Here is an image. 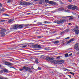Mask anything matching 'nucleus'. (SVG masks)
Returning <instances> with one entry per match:
<instances>
[{
	"label": "nucleus",
	"mask_w": 79,
	"mask_h": 79,
	"mask_svg": "<svg viewBox=\"0 0 79 79\" xmlns=\"http://www.w3.org/2000/svg\"><path fill=\"white\" fill-rule=\"evenodd\" d=\"M38 69V70H41V68L40 67H39Z\"/></svg>",
	"instance_id": "obj_36"
},
{
	"label": "nucleus",
	"mask_w": 79,
	"mask_h": 79,
	"mask_svg": "<svg viewBox=\"0 0 79 79\" xmlns=\"http://www.w3.org/2000/svg\"><path fill=\"white\" fill-rule=\"evenodd\" d=\"M1 67V65H0V68Z\"/></svg>",
	"instance_id": "obj_62"
},
{
	"label": "nucleus",
	"mask_w": 79,
	"mask_h": 79,
	"mask_svg": "<svg viewBox=\"0 0 79 79\" xmlns=\"http://www.w3.org/2000/svg\"><path fill=\"white\" fill-rule=\"evenodd\" d=\"M69 31H70V30L69 29H66V30H65V32H69Z\"/></svg>",
	"instance_id": "obj_30"
},
{
	"label": "nucleus",
	"mask_w": 79,
	"mask_h": 79,
	"mask_svg": "<svg viewBox=\"0 0 79 79\" xmlns=\"http://www.w3.org/2000/svg\"><path fill=\"white\" fill-rule=\"evenodd\" d=\"M55 61H56V60H55Z\"/></svg>",
	"instance_id": "obj_64"
},
{
	"label": "nucleus",
	"mask_w": 79,
	"mask_h": 79,
	"mask_svg": "<svg viewBox=\"0 0 79 79\" xmlns=\"http://www.w3.org/2000/svg\"><path fill=\"white\" fill-rule=\"evenodd\" d=\"M38 38H41V36H38Z\"/></svg>",
	"instance_id": "obj_45"
},
{
	"label": "nucleus",
	"mask_w": 79,
	"mask_h": 79,
	"mask_svg": "<svg viewBox=\"0 0 79 79\" xmlns=\"http://www.w3.org/2000/svg\"><path fill=\"white\" fill-rule=\"evenodd\" d=\"M70 19H73V18H70Z\"/></svg>",
	"instance_id": "obj_61"
},
{
	"label": "nucleus",
	"mask_w": 79,
	"mask_h": 79,
	"mask_svg": "<svg viewBox=\"0 0 79 79\" xmlns=\"http://www.w3.org/2000/svg\"><path fill=\"white\" fill-rule=\"evenodd\" d=\"M31 69L28 68V71H29L30 73H32V71H31Z\"/></svg>",
	"instance_id": "obj_20"
},
{
	"label": "nucleus",
	"mask_w": 79,
	"mask_h": 79,
	"mask_svg": "<svg viewBox=\"0 0 79 79\" xmlns=\"http://www.w3.org/2000/svg\"><path fill=\"white\" fill-rule=\"evenodd\" d=\"M31 3L29 2H24V5L25 6H27V5H30Z\"/></svg>",
	"instance_id": "obj_5"
},
{
	"label": "nucleus",
	"mask_w": 79,
	"mask_h": 79,
	"mask_svg": "<svg viewBox=\"0 0 79 79\" xmlns=\"http://www.w3.org/2000/svg\"><path fill=\"white\" fill-rule=\"evenodd\" d=\"M29 24H26V25H24V26L25 27H27V26H29Z\"/></svg>",
	"instance_id": "obj_38"
},
{
	"label": "nucleus",
	"mask_w": 79,
	"mask_h": 79,
	"mask_svg": "<svg viewBox=\"0 0 79 79\" xmlns=\"http://www.w3.org/2000/svg\"><path fill=\"white\" fill-rule=\"evenodd\" d=\"M10 68H14L15 69V68L14 67H10Z\"/></svg>",
	"instance_id": "obj_53"
},
{
	"label": "nucleus",
	"mask_w": 79,
	"mask_h": 79,
	"mask_svg": "<svg viewBox=\"0 0 79 79\" xmlns=\"http://www.w3.org/2000/svg\"><path fill=\"white\" fill-rule=\"evenodd\" d=\"M31 14V13H28L27 14V15H30Z\"/></svg>",
	"instance_id": "obj_49"
},
{
	"label": "nucleus",
	"mask_w": 79,
	"mask_h": 79,
	"mask_svg": "<svg viewBox=\"0 0 79 79\" xmlns=\"http://www.w3.org/2000/svg\"><path fill=\"white\" fill-rule=\"evenodd\" d=\"M5 21H6V20H2L0 21V22H5Z\"/></svg>",
	"instance_id": "obj_35"
},
{
	"label": "nucleus",
	"mask_w": 79,
	"mask_h": 79,
	"mask_svg": "<svg viewBox=\"0 0 79 79\" xmlns=\"http://www.w3.org/2000/svg\"><path fill=\"white\" fill-rule=\"evenodd\" d=\"M39 3L40 4H42V1H40L39 2Z\"/></svg>",
	"instance_id": "obj_34"
},
{
	"label": "nucleus",
	"mask_w": 79,
	"mask_h": 79,
	"mask_svg": "<svg viewBox=\"0 0 79 79\" xmlns=\"http://www.w3.org/2000/svg\"><path fill=\"white\" fill-rule=\"evenodd\" d=\"M72 41H73V39H71L70 40L68 41L67 42V44H70L71 43V42H72Z\"/></svg>",
	"instance_id": "obj_16"
},
{
	"label": "nucleus",
	"mask_w": 79,
	"mask_h": 79,
	"mask_svg": "<svg viewBox=\"0 0 79 79\" xmlns=\"http://www.w3.org/2000/svg\"><path fill=\"white\" fill-rule=\"evenodd\" d=\"M69 73H70V74H72L73 76H74V73L71 72H69Z\"/></svg>",
	"instance_id": "obj_26"
},
{
	"label": "nucleus",
	"mask_w": 79,
	"mask_h": 79,
	"mask_svg": "<svg viewBox=\"0 0 79 79\" xmlns=\"http://www.w3.org/2000/svg\"><path fill=\"white\" fill-rule=\"evenodd\" d=\"M76 9V10H78V8L77 7V6H74L72 8V10H75Z\"/></svg>",
	"instance_id": "obj_3"
},
{
	"label": "nucleus",
	"mask_w": 79,
	"mask_h": 79,
	"mask_svg": "<svg viewBox=\"0 0 79 79\" xmlns=\"http://www.w3.org/2000/svg\"><path fill=\"white\" fill-rule=\"evenodd\" d=\"M5 64H6V65H7L8 62H5Z\"/></svg>",
	"instance_id": "obj_40"
},
{
	"label": "nucleus",
	"mask_w": 79,
	"mask_h": 79,
	"mask_svg": "<svg viewBox=\"0 0 79 79\" xmlns=\"http://www.w3.org/2000/svg\"><path fill=\"white\" fill-rule=\"evenodd\" d=\"M49 60L51 61H53V57H49Z\"/></svg>",
	"instance_id": "obj_19"
},
{
	"label": "nucleus",
	"mask_w": 79,
	"mask_h": 79,
	"mask_svg": "<svg viewBox=\"0 0 79 79\" xmlns=\"http://www.w3.org/2000/svg\"><path fill=\"white\" fill-rule=\"evenodd\" d=\"M49 4H51V5H55L56 4V2L53 1H49Z\"/></svg>",
	"instance_id": "obj_9"
},
{
	"label": "nucleus",
	"mask_w": 79,
	"mask_h": 79,
	"mask_svg": "<svg viewBox=\"0 0 79 79\" xmlns=\"http://www.w3.org/2000/svg\"><path fill=\"white\" fill-rule=\"evenodd\" d=\"M72 6H73V5H69L68 6V9H72V8H71V7H72Z\"/></svg>",
	"instance_id": "obj_11"
},
{
	"label": "nucleus",
	"mask_w": 79,
	"mask_h": 79,
	"mask_svg": "<svg viewBox=\"0 0 79 79\" xmlns=\"http://www.w3.org/2000/svg\"><path fill=\"white\" fill-rule=\"evenodd\" d=\"M75 34H77L79 33V30H74Z\"/></svg>",
	"instance_id": "obj_17"
},
{
	"label": "nucleus",
	"mask_w": 79,
	"mask_h": 79,
	"mask_svg": "<svg viewBox=\"0 0 79 79\" xmlns=\"http://www.w3.org/2000/svg\"><path fill=\"white\" fill-rule=\"evenodd\" d=\"M67 76H69L70 78H71V75H67Z\"/></svg>",
	"instance_id": "obj_41"
},
{
	"label": "nucleus",
	"mask_w": 79,
	"mask_h": 79,
	"mask_svg": "<svg viewBox=\"0 0 79 79\" xmlns=\"http://www.w3.org/2000/svg\"><path fill=\"white\" fill-rule=\"evenodd\" d=\"M73 15H76V13H73Z\"/></svg>",
	"instance_id": "obj_51"
},
{
	"label": "nucleus",
	"mask_w": 79,
	"mask_h": 79,
	"mask_svg": "<svg viewBox=\"0 0 79 79\" xmlns=\"http://www.w3.org/2000/svg\"><path fill=\"white\" fill-rule=\"evenodd\" d=\"M3 71H1V73H3Z\"/></svg>",
	"instance_id": "obj_57"
},
{
	"label": "nucleus",
	"mask_w": 79,
	"mask_h": 79,
	"mask_svg": "<svg viewBox=\"0 0 79 79\" xmlns=\"http://www.w3.org/2000/svg\"><path fill=\"white\" fill-rule=\"evenodd\" d=\"M35 63H39V62H38V59H36L35 60Z\"/></svg>",
	"instance_id": "obj_31"
},
{
	"label": "nucleus",
	"mask_w": 79,
	"mask_h": 79,
	"mask_svg": "<svg viewBox=\"0 0 79 79\" xmlns=\"http://www.w3.org/2000/svg\"><path fill=\"white\" fill-rule=\"evenodd\" d=\"M39 23V24H42V23Z\"/></svg>",
	"instance_id": "obj_59"
},
{
	"label": "nucleus",
	"mask_w": 79,
	"mask_h": 79,
	"mask_svg": "<svg viewBox=\"0 0 79 79\" xmlns=\"http://www.w3.org/2000/svg\"><path fill=\"white\" fill-rule=\"evenodd\" d=\"M45 50H49V48H48L47 47L45 48Z\"/></svg>",
	"instance_id": "obj_32"
},
{
	"label": "nucleus",
	"mask_w": 79,
	"mask_h": 79,
	"mask_svg": "<svg viewBox=\"0 0 79 79\" xmlns=\"http://www.w3.org/2000/svg\"><path fill=\"white\" fill-rule=\"evenodd\" d=\"M2 5L1 3H0V7H2Z\"/></svg>",
	"instance_id": "obj_43"
},
{
	"label": "nucleus",
	"mask_w": 79,
	"mask_h": 79,
	"mask_svg": "<svg viewBox=\"0 0 79 79\" xmlns=\"http://www.w3.org/2000/svg\"><path fill=\"white\" fill-rule=\"evenodd\" d=\"M3 15H4V16H9V15L6 14H4Z\"/></svg>",
	"instance_id": "obj_37"
},
{
	"label": "nucleus",
	"mask_w": 79,
	"mask_h": 79,
	"mask_svg": "<svg viewBox=\"0 0 79 79\" xmlns=\"http://www.w3.org/2000/svg\"><path fill=\"white\" fill-rule=\"evenodd\" d=\"M69 56V55H68V53L66 54L65 55V57H68Z\"/></svg>",
	"instance_id": "obj_27"
},
{
	"label": "nucleus",
	"mask_w": 79,
	"mask_h": 79,
	"mask_svg": "<svg viewBox=\"0 0 79 79\" xmlns=\"http://www.w3.org/2000/svg\"><path fill=\"white\" fill-rule=\"evenodd\" d=\"M3 10H4V9H2V10H1V11H3Z\"/></svg>",
	"instance_id": "obj_55"
},
{
	"label": "nucleus",
	"mask_w": 79,
	"mask_h": 79,
	"mask_svg": "<svg viewBox=\"0 0 79 79\" xmlns=\"http://www.w3.org/2000/svg\"><path fill=\"white\" fill-rule=\"evenodd\" d=\"M78 18H79V16H78Z\"/></svg>",
	"instance_id": "obj_63"
},
{
	"label": "nucleus",
	"mask_w": 79,
	"mask_h": 79,
	"mask_svg": "<svg viewBox=\"0 0 79 79\" xmlns=\"http://www.w3.org/2000/svg\"><path fill=\"white\" fill-rule=\"evenodd\" d=\"M65 39H69V37H68L66 38H65Z\"/></svg>",
	"instance_id": "obj_42"
},
{
	"label": "nucleus",
	"mask_w": 79,
	"mask_h": 79,
	"mask_svg": "<svg viewBox=\"0 0 79 79\" xmlns=\"http://www.w3.org/2000/svg\"><path fill=\"white\" fill-rule=\"evenodd\" d=\"M60 58V56H59L58 57H57V58L59 59Z\"/></svg>",
	"instance_id": "obj_54"
},
{
	"label": "nucleus",
	"mask_w": 79,
	"mask_h": 79,
	"mask_svg": "<svg viewBox=\"0 0 79 79\" xmlns=\"http://www.w3.org/2000/svg\"><path fill=\"white\" fill-rule=\"evenodd\" d=\"M78 48H79V44H78L77 43L74 47V48L76 50H78Z\"/></svg>",
	"instance_id": "obj_4"
},
{
	"label": "nucleus",
	"mask_w": 79,
	"mask_h": 79,
	"mask_svg": "<svg viewBox=\"0 0 79 79\" xmlns=\"http://www.w3.org/2000/svg\"><path fill=\"white\" fill-rule=\"evenodd\" d=\"M27 45H24V46H23L22 47V48H26V47H27Z\"/></svg>",
	"instance_id": "obj_33"
},
{
	"label": "nucleus",
	"mask_w": 79,
	"mask_h": 79,
	"mask_svg": "<svg viewBox=\"0 0 79 79\" xmlns=\"http://www.w3.org/2000/svg\"><path fill=\"white\" fill-rule=\"evenodd\" d=\"M59 42L60 41H59L57 40L56 41H54L53 43V44H58V43H59Z\"/></svg>",
	"instance_id": "obj_14"
},
{
	"label": "nucleus",
	"mask_w": 79,
	"mask_h": 79,
	"mask_svg": "<svg viewBox=\"0 0 79 79\" xmlns=\"http://www.w3.org/2000/svg\"><path fill=\"white\" fill-rule=\"evenodd\" d=\"M66 70H68V71H70L69 70H68V69H66Z\"/></svg>",
	"instance_id": "obj_56"
},
{
	"label": "nucleus",
	"mask_w": 79,
	"mask_h": 79,
	"mask_svg": "<svg viewBox=\"0 0 79 79\" xmlns=\"http://www.w3.org/2000/svg\"><path fill=\"white\" fill-rule=\"evenodd\" d=\"M72 0H68L69 2H72Z\"/></svg>",
	"instance_id": "obj_47"
},
{
	"label": "nucleus",
	"mask_w": 79,
	"mask_h": 79,
	"mask_svg": "<svg viewBox=\"0 0 79 79\" xmlns=\"http://www.w3.org/2000/svg\"><path fill=\"white\" fill-rule=\"evenodd\" d=\"M11 2H12V0H9L7 1V3H10Z\"/></svg>",
	"instance_id": "obj_29"
},
{
	"label": "nucleus",
	"mask_w": 79,
	"mask_h": 79,
	"mask_svg": "<svg viewBox=\"0 0 79 79\" xmlns=\"http://www.w3.org/2000/svg\"><path fill=\"white\" fill-rule=\"evenodd\" d=\"M31 69H34V67L33 66L31 67Z\"/></svg>",
	"instance_id": "obj_44"
},
{
	"label": "nucleus",
	"mask_w": 79,
	"mask_h": 79,
	"mask_svg": "<svg viewBox=\"0 0 79 79\" xmlns=\"http://www.w3.org/2000/svg\"><path fill=\"white\" fill-rule=\"evenodd\" d=\"M18 27L19 29H21V28H23L24 27V25H21L18 26Z\"/></svg>",
	"instance_id": "obj_7"
},
{
	"label": "nucleus",
	"mask_w": 79,
	"mask_h": 79,
	"mask_svg": "<svg viewBox=\"0 0 79 79\" xmlns=\"http://www.w3.org/2000/svg\"><path fill=\"white\" fill-rule=\"evenodd\" d=\"M68 24H69V25H71V23H69Z\"/></svg>",
	"instance_id": "obj_52"
},
{
	"label": "nucleus",
	"mask_w": 79,
	"mask_h": 79,
	"mask_svg": "<svg viewBox=\"0 0 79 79\" xmlns=\"http://www.w3.org/2000/svg\"><path fill=\"white\" fill-rule=\"evenodd\" d=\"M77 54H79V52H78L77 53Z\"/></svg>",
	"instance_id": "obj_58"
},
{
	"label": "nucleus",
	"mask_w": 79,
	"mask_h": 79,
	"mask_svg": "<svg viewBox=\"0 0 79 79\" xmlns=\"http://www.w3.org/2000/svg\"><path fill=\"white\" fill-rule=\"evenodd\" d=\"M13 65V64L10 62H7V66H12Z\"/></svg>",
	"instance_id": "obj_13"
},
{
	"label": "nucleus",
	"mask_w": 79,
	"mask_h": 79,
	"mask_svg": "<svg viewBox=\"0 0 79 79\" xmlns=\"http://www.w3.org/2000/svg\"><path fill=\"white\" fill-rule=\"evenodd\" d=\"M13 28L14 29H17L18 28V25H14L13 26Z\"/></svg>",
	"instance_id": "obj_8"
},
{
	"label": "nucleus",
	"mask_w": 79,
	"mask_h": 79,
	"mask_svg": "<svg viewBox=\"0 0 79 79\" xmlns=\"http://www.w3.org/2000/svg\"><path fill=\"white\" fill-rule=\"evenodd\" d=\"M24 68L23 67V68H22L21 69H19V70L21 71H23V70H24Z\"/></svg>",
	"instance_id": "obj_24"
},
{
	"label": "nucleus",
	"mask_w": 79,
	"mask_h": 79,
	"mask_svg": "<svg viewBox=\"0 0 79 79\" xmlns=\"http://www.w3.org/2000/svg\"><path fill=\"white\" fill-rule=\"evenodd\" d=\"M44 24H49L50 23H52V22H47V21H44Z\"/></svg>",
	"instance_id": "obj_18"
},
{
	"label": "nucleus",
	"mask_w": 79,
	"mask_h": 79,
	"mask_svg": "<svg viewBox=\"0 0 79 79\" xmlns=\"http://www.w3.org/2000/svg\"><path fill=\"white\" fill-rule=\"evenodd\" d=\"M4 79H8L7 78H4Z\"/></svg>",
	"instance_id": "obj_60"
},
{
	"label": "nucleus",
	"mask_w": 79,
	"mask_h": 79,
	"mask_svg": "<svg viewBox=\"0 0 79 79\" xmlns=\"http://www.w3.org/2000/svg\"><path fill=\"white\" fill-rule=\"evenodd\" d=\"M64 22H66L65 19H60L59 20H57L56 22V23H57L58 24H59L62 23H64Z\"/></svg>",
	"instance_id": "obj_2"
},
{
	"label": "nucleus",
	"mask_w": 79,
	"mask_h": 79,
	"mask_svg": "<svg viewBox=\"0 0 79 79\" xmlns=\"http://www.w3.org/2000/svg\"><path fill=\"white\" fill-rule=\"evenodd\" d=\"M9 60H10V61H13V60H12V59H10Z\"/></svg>",
	"instance_id": "obj_50"
},
{
	"label": "nucleus",
	"mask_w": 79,
	"mask_h": 79,
	"mask_svg": "<svg viewBox=\"0 0 79 79\" xmlns=\"http://www.w3.org/2000/svg\"><path fill=\"white\" fill-rule=\"evenodd\" d=\"M23 68L24 69H25L26 71H28L29 68H28L27 67L24 66L23 67Z\"/></svg>",
	"instance_id": "obj_12"
},
{
	"label": "nucleus",
	"mask_w": 79,
	"mask_h": 79,
	"mask_svg": "<svg viewBox=\"0 0 79 79\" xmlns=\"http://www.w3.org/2000/svg\"><path fill=\"white\" fill-rule=\"evenodd\" d=\"M76 29H78V26H76Z\"/></svg>",
	"instance_id": "obj_48"
},
{
	"label": "nucleus",
	"mask_w": 79,
	"mask_h": 79,
	"mask_svg": "<svg viewBox=\"0 0 79 79\" xmlns=\"http://www.w3.org/2000/svg\"><path fill=\"white\" fill-rule=\"evenodd\" d=\"M14 21V19H10L9 20L8 22V23H12V21Z\"/></svg>",
	"instance_id": "obj_15"
},
{
	"label": "nucleus",
	"mask_w": 79,
	"mask_h": 79,
	"mask_svg": "<svg viewBox=\"0 0 79 79\" xmlns=\"http://www.w3.org/2000/svg\"><path fill=\"white\" fill-rule=\"evenodd\" d=\"M49 59H50V57L48 56L45 58V60H49Z\"/></svg>",
	"instance_id": "obj_22"
},
{
	"label": "nucleus",
	"mask_w": 79,
	"mask_h": 79,
	"mask_svg": "<svg viewBox=\"0 0 79 79\" xmlns=\"http://www.w3.org/2000/svg\"><path fill=\"white\" fill-rule=\"evenodd\" d=\"M64 63V61L63 60H60L58 62V64H62V63Z\"/></svg>",
	"instance_id": "obj_6"
},
{
	"label": "nucleus",
	"mask_w": 79,
	"mask_h": 79,
	"mask_svg": "<svg viewBox=\"0 0 79 79\" xmlns=\"http://www.w3.org/2000/svg\"><path fill=\"white\" fill-rule=\"evenodd\" d=\"M4 71L6 73H8V69H4Z\"/></svg>",
	"instance_id": "obj_21"
},
{
	"label": "nucleus",
	"mask_w": 79,
	"mask_h": 79,
	"mask_svg": "<svg viewBox=\"0 0 79 79\" xmlns=\"http://www.w3.org/2000/svg\"><path fill=\"white\" fill-rule=\"evenodd\" d=\"M45 2H46V3H49L50 1H48V0H45Z\"/></svg>",
	"instance_id": "obj_25"
},
{
	"label": "nucleus",
	"mask_w": 79,
	"mask_h": 79,
	"mask_svg": "<svg viewBox=\"0 0 79 79\" xmlns=\"http://www.w3.org/2000/svg\"><path fill=\"white\" fill-rule=\"evenodd\" d=\"M24 1H21L20 2V4L21 5H24Z\"/></svg>",
	"instance_id": "obj_10"
},
{
	"label": "nucleus",
	"mask_w": 79,
	"mask_h": 79,
	"mask_svg": "<svg viewBox=\"0 0 79 79\" xmlns=\"http://www.w3.org/2000/svg\"><path fill=\"white\" fill-rule=\"evenodd\" d=\"M6 30L4 28H2L0 31V34L2 37L5 36V32H6Z\"/></svg>",
	"instance_id": "obj_1"
},
{
	"label": "nucleus",
	"mask_w": 79,
	"mask_h": 79,
	"mask_svg": "<svg viewBox=\"0 0 79 79\" xmlns=\"http://www.w3.org/2000/svg\"><path fill=\"white\" fill-rule=\"evenodd\" d=\"M59 11H63V8H60L59 9Z\"/></svg>",
	"instance_id": "obj_23"
},
{
	"label": "nucleus",
	"mask_w": 79,
	"mask_h": 79,
	"mask_svg": "<svg viewBox=\"0 0 79 79\" xmlns=\"http://www.w3.org/2000/svg\"><path fill=\"white\" fill-rule=\"evenodd\" d=\"M38 48H41V47L40 45H38Z\"/></svg>",
	"instance_id": "obj_39"
},
{
	"label": "nucleus",
	"mask_w": 79,
	"mask_h": 79,
	"mask_svg": "<svg viewBox=\"0 0 79 79\" xmlns=\"http://www.w3.org/2000/svg\"><path fill=\"white\" fill-rule=\"evenodd\" d=\"M38 46H39V45L38 44H36L35 45V48H38Z\"/></svg>",
	"instance_id": "obj_28"
},
{
	"label": "nucleus",
	"mask_w": 79,
	"mask_h": 79,
	"mask_svg": "<svg viewBox=\"0 0 79 79\" xmlns=\"http://www.w3.org/2000/svg\"><path fill=\"white\" fill-rule=\"evenodd\" d=\"M72 53H71L70 54H69V56H71L72 55Z\"/></svg>",
	"instance_id": "obj_46"
}]
</instances>
